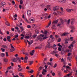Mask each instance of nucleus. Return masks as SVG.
<instances>
[{"mask_svg":"<svg viewBox=\"0 0 77 77\" xmlns=\"http://www.w3.org/2000/svg\"><path fill=\"white\" fill-rule=\"evenodd\" d=\"M51 41H53L51 40L50 41V39L48 40V44L47 45L46 47L45 48H47V47H48V48H50V43H51Z\"/></svg>","mask_w":77,"mask_h":77,"instance_id":"nucleus-2","label":"nucleus"},{"mask_svg":"<svg viewBox=\"0 0 77 77\" xmlns=\"http://www.w3.org/2000/svg\"><path fill=\"white\" fill-rule=\"evenodd\" d=\"M70 19H69V20H68L67 21V24H69V23H70Z\"/></svg>","mask_w":77,"mask_h":77,"instance_id":"nucleus-37","label":"nucleus"},{"mask_svg":"<svg viewBox=\"0 0 77 77\" xmlns=\"http://www.w3.org/2000/svg\"><path fill=\"white\" fill-rule=\"evenodd\" d=\"M67 35H68V33L65 32L61 35V36H66Z\"/></svg>","mask_w":77,"mask_h":77,"instance_id":"nucleus-9","label":"nucleus"},{"mask_svg":"<svg viewBox=\"0 0 77 77\" xmlns=\"http://www.w3.org/2000/svg\"><path fill=\"white\" fill-rule=\"evenodd\" d=\"M2 47L3 48H7V46L5 45H2Z\"/></svg>","mask_w":77,"mask_h":77,"instance_id":"nucleus-36","label":"nucleus"},{"mask_svg":"<svg viewBox=\"0 0 77 77\" xmlns=\"http://www.w3.org/2000/svg\"><path fill=\"white\" fill-rule=\"evenodd\" d=\"M11 38V37L10 36H8L7 37V39H10V38Z\"/></svg>","mask_w":77,"mask_h":77,"instance_id":"nucleus-38","label":"nucleus"},{"mask_svg":"<svg viewBox=\"0 0 77 77\" xmlns=\"http://www.w3.org/2000/svg\"><path fill=\"white\" fill-rule=\"evenodd\" d=\"M6 38H4L3 39V41H5V42H6Z\"/></svg>","mask_w":77,"mask_h":77,"instance_id":"nucleus-64","label":"nucleus"},{"mask_svg":"<svg viewBox=\"0 0 77 77\" xmlns=\"http://www.w3.org/2000/svg\"><path fill=\"white\" fill-rule=\"evenodd\" d=\"M0 56L1 57H4L5 56V54L4 53H1Z\"/></svg>","mask_w":77,"mask_h":77,"instance_id":"nucleus-16","label":"nucleus"},{"mask_svg":"<svg viewBox=\"0 0 77 77\" xmlns=\"http://www.w3.org/2000/svg\"><path fill=\"white\" fill-rule=\"evenodd\" d=\"M47 8H48V10H50L51 9V8H50V5H47Z\"/></svg>","mask_w":77,"mask_h":77,"instance_id":"nucleus-15","label":"nucleus"},{"mask_svg":"<svg viewBox=\"0 0 77 77\" xmlns=\"http://www.w3.org/2000/svg\"><path fill=\"white\" fill-rule=\"evenodd\" d=\"M27 28H31V26L30 25H28L27 26Z\"/></svg>","mask_w":77,"mask_h":77,"instance_id":"nucleus-52","label":"nucleus"},{"mask_svg":"<svg viewBox=\"0 0 77 77\" xmlns=\"http://www.w3.org/2000/svg\"><path fill=\"white\" fill-rule=\"evenodd\" d=\"M24 62H25V63H27V60L24 59Z\"/></svg>","mask_w":77,"mask_h":77,"instance_id":"nucleus-45","label":"nucleus"},{"mask_svg":"<svg viewBox=\"0 0 77 77\" xmlns=\"http://www.w3.org/2000/svg\"><path fill=\"white\" fill-rule=\"evenodd\" d=\"M61 41V39H60V38H59V39L58 40V42H60Z\"/></svg>","mask_w":77,"mask_h":77,"instance_id":"nucleus-46","label":"nucleus"},{"mask_svg":"<svg viewBox=\"0 0 77 77\" xmlns=\"http://www.w3.org/2000/svg\"><path fill=\"white\" fill-rule=\"evenodd\" d=\"M20 29L21 31H24V28L22 27H20Z\"/></svg>","mask_w":77,"mask_h":77,"instance_id":"nucleus-32","label":"nucleus"},{"mask_svg":"<svg viewBox=\"0 0 77 77\" xmlns=\"http://www.w3.org/2000/svg\"><path fill=\"white\" fill-rule=\"evenodd\" d=\"M19 75L21 77H24V75H22V73H20L19 74Z\"/></svg>","mask_w":77,"mask_h":77,"instance_id":"nucleus-29","label":"nucleus"},{"mask_svg":"<svg viewBox=\"0 0 77 77\" xmlns=\"http://www.w3.org/2000/svg\"><path fill=\"white\" fill-rule=\"evenodd\" d=\"M58 50L59 51H61L62 49L60 48H58Z\"/></svg>","mask_w":77,"mask_h":77,"instance_id":"nucleus-55","label":"nucleus"},{"mask_svg":"<svg viewBox=\"0 0 77 77\" xmlns=\"http://www.w3.org/2000/svg\"><path fill=\"white\" fill-rule=\"evenodd\" d=\"M4 61L5 62H8V60H7V59H4Z\"/></svg>","mask_w":77,"mask_h":77,"instance_id":"nucleus-48","label":"nucleus"},{"mask_svg":"<svg viewBox=\"0 0 77 77\" xmlns=\"http://www.w3.org/2000/svg\"><path fill=\"white\" fill-rule=\"evenodd\" d=\"M42 48V47L39 46H38L36 47L35 48V49H38H38H41V48Z\"/></svg>","mask_w":77,"mask_h":77,"instance_id":"nucleus-19","label":"nucleus"},{"mask_svg":"<svg viewBox=\"0 0 77 77\" xmlns=\"http://www.w3.org/2000/svg\"><path fill=\"white\" fill-rule=\"evenodd\" d=\"M59 9V6H56L55 7H53V10H54V11H56L57 9Z\"/></svg>","mask_w":77,"mask_h":77,"instance_id":"nucleus-5","label":"nucleus"},{"mask_svg":"<svg viewBox=\"0 0 77 77\" xmlns=\"http://www.w3.org/2000/svg\"><path fill=\"white\" fill-rule=\"evenodd\" d=\"M13 62H15L17 61V59L16 58H14L13 59Z\"/></svg>","mask_w":77,"mask_h":77,"instance_id":"nucleus-33","label":"nucleus"},{"mask_svg":"<svg viewBox=\"0 0 77 77\" xmlns=\"http://www.w3.org/2000/svg\"><path fill=\"white\" fill-rule=\"evenodd\" d=\"M67 59L69 60L71 62V58L69 57H68L67 58Z\"/></svg>","mask_w":77,"mask_h":77,"instance_id":"nucleus-40","label":"nucleus"},{"mask_svg":"<svg viewBox=\"0 0 77 77\" xmlns=\"http://www.w3.org/2000/svg\"><path fill=\"white\" fill-rule=\"evenodd\" d=\"M27 42H28V44H29V45H31V44H32L33 42V40H31L30 42L28 40H27Z\"/></svg>","mask_w":77,"mask_h":77,"instance_id":"nucleus-6","label":"nucleus"},{"mask_svg":"<svg viewBox=\"0 0 77 77\" xmlns=\"http://www.w3.org/2000/svg\"><path fill=\"white\" fill-rule=\"evenodd\" d=\"M30 73H33V70H32L30 72H29Z\"/></svg>","mask_w":77,"mask_h":77,"instance_id":"nucleus-63","label":"nucleus"},{"mask_svg":"<svg viewBox=\"0 0 77 77\" xmlns=\"http://www.w3.org/2000/svg\"><path fill=\"white\" fill-rule=\"evenodd\" d=\"M66 68L68 69H70V68H71V67H70L68 66H67Z\"/></svg>","mask_w":77,"mask_h":77,"instance_id":"nucleus-47","label":"nucleus"},{"mask_svg":"<svg viewBox=\"0 0 77 77\" xmlns=\"http://www.w3.org/2000/svg\"><path fill=\"white\" fill-rule=\"evenodd\" d=\"M29 21L30 23H33V22H32V21H34V20H33V19L32 18H30L29 19Z\"/></svg>","mask_w":77,"mask_h":77,"instance_id":"nucleus-12","label":"nucleus"},{"mask_svg":"<svg viewBox=\"0 0 77 77\" xmlns=\"http://www.w3.org/2000/svg\"><path fill=\"white\" fill-rule=\"evenodd\" d=\"M42 68L41 67H39V68L38 69V70L39 71H41V70H42Z\"/></svg>","mask_w":77,"mask_h":77,"instance_id":"nucleus-39","label":"nucleus"},{"mask_svg":"<svg viewBox=\"0 0 77 77\" xmlns=\"http://www.w3.org/2000/svg\"><path fill=\"white\" fill-rule=\"evenodd\" d=\"M27 14L28 15H29V16L31 15L32 14V11L30 10H28L27 11Z\"/></svg>","mask_w":77,"mask_h":77,"instance_id":"nucleus-4","label":"nucleus"},{"mask_svg":"<svg viewBox=\"0 0 77 77\" xmlns=\"http://www.w3.org/2000/svg\"><path fill=\"white\" fill-rule=\"evenodd\" d=\"M11 30L13 31V32H14L15 29H14V28H12L11 29Z\"/></svg>","mask_w":77,"mask_h":77,"instance_id":"nucleus-49","label":"nucleus"},{"mask_svg":"<svg viewBox=\"0 0 77 77\" xmlns=\"http://www.w3.org/2000/svg\"><path fill=\"white\" fill-rule=\"evenodd\" d=\"M43 72H47V70L45 69H43Z\"/></svg>","mask_w":77,"mask_h":77,"instance_id":"nucleus-56","label":"nucleus"},{"mask_svg":"<svg viewBox=\"0 0 77 77\" xmlns=\"http://www.w3.org/2000/svg\"><path fill=\"white\" fill-rule=\"evenodd\" d=\"M23 54H25V55H26L24 59L25 60H28V57H29V54H28V53L23 52Z\"/></svg>","mask_w":77,"mask_h":77,"instance_id":"nucleus-3","label":"nucleus"},{"mask_svg":"<svg viewBox=\"0 0 77 77\" xmlns=\"http://www.w3.org/2000/svg\"><path fill=\"white\" fill-rule=\"evenodd\" d=\"M72 21L71 22V24H74V19H72Z\"/></svg>","mask_w":77,"mask_h":77,"instance_id":"nucleus-22","label":"nucleus"},{"mask_svg":"<svg viewBox=\"0 0 77 77\" xmlns=\"http://www.w3.org/2000/svg\"><path fill=\"white\" fill-rule=\"evenodd\" d=\"M15 29H16L17 30H19V28H18V27L17 26H16L15 27Z\"/></svg>","mask_w":77,"mask_h":77,"instance_id":"nucleus-44","label":"nucleus"},{"mask_svg":"<svg viewBox=\"0 0 77 77\" xmlns=\"http://www.w3.org/2000/svg\"><path fill=\"white\" fill-rule=\"evenodd\" d=\"M55 36L56 38H59V36L57 35H55Z\"/></svg>","mask_w":77,"mask_h":77,"instance_id":"nucleus-60","label":"nucleus"},{"mask_svg":"<svg viewBox=\"0 0 77 77\" xmlns=\"http://www.w3.org/2000/svg\"><path fill=\"white\" fill-rule=\"evenodd\" d=\"M71 53H69L68 54V56L69 57L70 56V55H71Z\"/></svg>","mask_w":77,"mask_h":77,"instance_id":"nucleus-51","label":"nucleus"},{"mask_svg":"<svg viewBox=\"0 0 77 77\" xmlns=\"http://www.w3.org/2000/svg\"><path fill=\"white\" fill-rule=\"evenodd\" d=\"M52 60H53V58H51L50 59V62H51L52 61Z\"/></svg>","mask_w":77,"mask_h":77,"instance_id":"nucleus-54","label":"nucleus"},{"mask_svg":"<svg viewBox=\"0 0 77 77\" xmlns=\"http://www.w3.org/2000/svg\"><path fill=\"white\" fill-rule=\"evenodd\" d=\"M45 69H47V67H48V66H47V65H45Z\"/></svg>","mask_w":77,"mask_h":77,"instance_id":"nucleus-53","label":"nucleus"},{"mask_svg":"<svg viewBox=\"0 0 77 77\" xmlns=\"http://www.w3.org/2000/svg\"><path fill=\"white\" fill-rule=\"evenodd\" d=\"M60 21H61V23H62V24H63V20H62V18H60Z\"/></svg>","mask_w":77,"mask_h":77,"instance_id":"nucleus-27","label":"nucleus"},{"mask_svg":"<svg viewBox=\"0 0 77 77\" xmlns=\"http://www.w3.org/2000/svg\"><path fill=\"white\" fill-rule=\"evenodd\" d=\"M18 67H19V68H21V65H19L18 66Z\"/></svg>","mask_w":77,"mask_h":77,"instance_id":"nucleus-61","label":"nucleus"},{"mask_svg":"<svg viewBox=\"0 0 77 77\" xmlns=\"http://www.w3.org/2000/svg\"><path fill=\"white\" fill-rule=\"evenodd\" d=\"M60 10H61V11L63 12V8L62 7H60Z\"/></svg>","mask_w":77,"mask_h":77,"instance_id":"nucleus-58","label":"nucleus"},{"mask_svg":"<svg viewBox=\"0 0 77 77\" xmlns=\"http://www.w3.org/2000/svg\"><path fill=\"white\" fill-rule=\"evenodd\" d=\"M15 50V49H10V52H13V51H14Z\"/></svg>","mask_w":77,"mask_h":77,"instance_id":"nucleus-21","label":"nucleus"},{"mask_svg":"<svg viewBox=\"0 0 77 77\" xmlns=\"http://www.w3.org/2000/svg\"><path fill=\"white\" fill-rule=\"evenodd\" d=\"M7 41H8L9 42H11V40L10 39H7Z\"/></svg>","mask_w":77,"mask_h":77,"instance_id":"nucleus-62","label":"nucleus"},{"mask_svg":"<svg viewBox=\"0 0 77 77\" xmlns=\"http://www.w3.org/2000/svg\"><path fill=\"white\" fill-rule=\"evenodd\" d=\"M5 23L6 25H7L8 26H9L10 25H9V23L8 22H5Z\"/></svg>","mask_w":77,"mask_h":77,"instance_id":"nucleus-28","label":"nucleus"},{"mask_svg":"<svg viewBox=\"0 0 77 77\" xmlns=\"http://www.w3.org/2000/svg\"><path fill=\"white\" fill-rule=\"evenodd\" d=\"M58 21H59V19H57L56 20L53 21V24H57V22H58Z\"/></svg>","mask_w":77,"mask_h":77,"instance_id":"nucleus-11","label":"nucleus"},{"mask_svg":"<svg viewBox=\"0 0 77 77\" xmlns=\"http://www.w3.org/2000/svg\"><path fill=\"white\" fill-rule=\"evenodd\" d=\"M6 56L7 57H8L9 56V55H8V52H6Z\"/></svg>","mask_w":77,"mask_h":77,"instance_id":"nucleus-43","label":"nucleus"},{"mask_svg":"<svg viewBox=\"0 0 77 77\" xmlns=\"http://www.w3.org/2000/svg\"><path fill=\"white\" fill-rule=\"evenodd\" d=\"M57 66V64L56 63H55L54 65V66H53L54 68H56V66Z\"/></svg>","mask_w":77,"mask_h":77,"instance_id":"nucleus-35","label":"nucleus"},{"mask_svg":"<svg viewBox=\"0 0 77 77\" xmlns=\"http://www.w3.org/2000/svg\"><path fill=\"white\" fill-rule=\"evenodd\" d=\"M25 21L27 22V23H29V22H28V20H27V19H25Z\"/></svg>","mask_w":77,"mask_h":77,"instance_id":"nucleus-59","label":"nucleus"},{"mask_svg":"<svg viewBox=\"0 0 77 77\" xmlns=\"http://www.w3.org/2000/svg\"><path fill=\"white\" fill-rule=\"evenodd\" d=\"M23 69L22 68H19L18 69V71H21Z\"/></svg>","mask_w":77,"mask_h":77,"instance_id":"nucleus-34","label":"nucleus"},{"mask_svg":"<svg viewBox=\"0 0 77 77\" xmlns=\"http://www.w3.org/2000/svg\"><path fill=\"white\" fill-rule=\"evenodd\" d=\"M71 75V73H69L66 75L64 76V77H69Z\"/></svg>","mask_w":77,"mask_h":77,"instance_id":"nucleus-13","label":"nucleus"},{"mask_svg":"<svg viewBox=\"0 0 77 77\" xmlns=\"http://www.w3.org/2000/svg\"><path fill=\"white\" fill-rule=\"evenodd\" d=\"M48 14H47V13H45V14H43L42 15H43V16H47V15Z\"/></svg>","mask_w":77,"mask_h":77,"instance_id":"nucleus-30","label":"nucleus"},{"mask_svg":"<svg viewBox=\"0 0 77 77\" xmlns=\"http://www.w3.org/2000/svg\"><path fill=\"white\" fill-rule=\"evenodd\" d=\"M48 65H51V63H50V62L48 63Z\"/></svg>","mask_w":77,"mask_h":77,"instance_id":"nucleus-57","label":"nucleus"},{"mask_svg":"<svg viewBox=\"0 0 77 77\" xmlns=\"http://www.w3.org/2000/svg\"><path fill=\"white\" fill-rule=\"evenodd\" d=\"M57 13H59V12H58V11H57V12H54L53 14L55 15H57Z\"/></svg>","mask_w":77,"mask_h":77,"instance_id":"nucleus-23","label":"nucleus"},{"mask_svg":"<svg viewBox=\"0 0 77 77\" xmlns=\"http://www.w3.org/2000/svg\"><path fill=\"white\" fill-rule=\"evenodd\" d=\"M17 59L18 62H19L20 63H21V59H20V58H19L18 57H17Z\"/></svg>","mask_w":77,"mask_h":77,"instance_id":"nucleus-17","label":"nucleus"},{"mask_svg":"<svg viewBox=\"0 0 77 77\" xmlns=\"http://www.w3.org/2000/svg\"><path fill=\"white\" fill-rule=\"evenodd\" d=\"M25 38H26V39H28V38H29V36L28 35L26 36Z\"/></svg>","mask_w":77,"mask_h":77,"instance_id":"nucleus-50","label":"nucleus"},{"mask_svg":"<svg viewBox=\"0 0 77 77\" xmlns=\"http://www.w3.org/2000/svg\"><path fill=\"white\" fill-rule=\"evenodd\" d=\"M35 33H36L38 34V33H39V31L38 30H35Z\"/></svg>","mask_w":77,"mask_h":77,"instance_id":"nucleus-24","label":"nucleus"},{"mask_svg":"<svg viewBox=\"0 0 77 77\" xmlns=\"http://www.w3.org/2000/svg\"><path fill=\"white\" fill-rule=\"evenodd\" d=\"M35 53V50H33L32 51L30 52V55L31 56H33V54Z\"/></svg>","mask_w":77,"mask_h":77,"instance_id":"nucleus-8","label":"nucleus"},{"mask_svg":"<svg viewBox=\"0 0 77 77\" xmlns=\"http://www.w3.org/2000/svg\"><path fill=\"white\" fill-rule=\"evenodd\" d=\"M50 38H51V39H53V35H51L50 36Z\"/></svg>","mask_w":77,"mask_h":77,"instance_id":"nucleus-41","label":"nucleus"},{"mask_svg":"<svg viewBox=\"0 0 77 77\" xmlns=\"http://www.w3.org/2000/svg\"><path fill=\"white\" fill-rule=\"evenodd\" d=\"M44 35L40 34L35 39V41H43V40H44V39H45L47 38H48V37L47 36L44 37Z\"/></svg>","mask_w":77,"mask_h":77,"instance_id":"nucleus-1","label":"nucleus"},{"mask_svg":"<svg viewBox=\"0 0 77 77\" xmlns=\"http://www.w3.org/2000/svg\"><path fill=\"white\" fill-rule=\"evenodd\" d=\"M37 36V35L36 34H34L33 35V38H35Z\"/></svg>","mask_w":77,"mask_h":77,"instance_id":"nucleus-26","label":"nucleus"},{"mask_svg":"<svg viewBox=\"0 0 77 77\" xmlns=\"http://www.w3.org/2000/svg\"><path fill=\"white\" fill-rule=\"evenodd\" d=\"M59 2H60L61 3H64L66 2V0H60L59 1Z\"/></svg>","mask_w":77,"mask_h":77,"instance_id":"nucleus-10","label":"nucleus"},{"mask_svg":"<svg viewBox=\"0 0 77 77\" xmlns=\"http://www.w3.org/2000/svg\"><path fill=\"white\" fill-rule=\"evenodd\" d=\"M68 12H71V10L69 9H67L66 10Z\"/></svg>","mask_w":77,"mask_h":77,"instance_id":"nucleus-25","label":"nucleus"},{"mask_svg":"<svg viewBox=\"0 0 77 77\" xmlns=\"http://www.w3.org/2000/svg\"><path fill=\"white\" fill-rule=\"evenodd\" d=\"M56 53H57V51H55V50H54L53 52H52L51 53V54L53 55L54 54H56Z\"/></svg>","mask_w":77,"mask_h":77,"instance_id":"nucleus-7","label":"nucleus"},{"mask_svg":"<svg viewBox=\"0 0 77 77\" xmlns=\"http://www.w3.org/2000/svg\"><path fill=\"white\" fill-rule=\"evenodd\" d=\"M18 34H17V35H16L15 36V38H18Z\"/></svg>","mask_w":77,"mask_h":77,"instance_id":"nucleus-42","label":"nucleus"},{"mask_svg":"<svg viewBox=\"0 0 77 77\" xmlns=\"http://www.w3.org/2000/svg\"><path fill=\"white\" fill-rule=\"evenodd\" d=\"M69 27L70 28H71V29H72V30H74V29H75V27L74 26H70Z\"/></svg>","mask_w":77,"mask_h":77,"instance_id":"nucleus-14","label":"nucleus"},{"mask_svg":"<svg viewBox=\"0 0 77 77\" xmlns=\"http://www.w3.org/2000/svg\"><path fill=\"white\" fill-rule=\"evenodd\" d=\"M33 63V61H30L29 62V63L30 64H29V65H32V63Z\"/></svg>","mask_w":77,"mask_h":77,"instance_id":"nucleus-20","label":"nucleus"},{"mask_svg":"<svg viewBox=\"0 0 77 77\" xmlns=\"http://www.w3.org/2000/svg\"><path fill=\"white\" fill-rule=\"evenodd\" d=\"M6 5V4L5 3V2H2L1 3V6H4V5Z\"/></svg>","mask_w":77,"mask_h":77,"instance_id":"nucleus-18","label":"nucleus"},{"mask_svg":"<svg viewBox=\"0 0 77 77\" xmlns=\"http://www.w3.org/2000/svg\"><path fill=\"white\" fill-rule=\"evenodd\" d=\"M1 50L3 52H4V51H5V49L3 48H1Z\"/></svg>","mask_w":77,"mask_h":77,"instance_id":"nucleus-31","label":"nucleus"}]
</instances>
